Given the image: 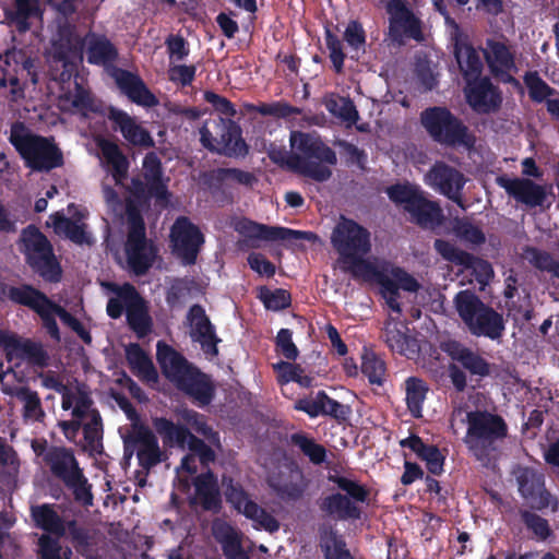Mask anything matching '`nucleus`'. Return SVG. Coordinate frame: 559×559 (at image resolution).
I'll return each mask as SVG.
<instances>
[{
    "label": "nucleus",
    "instance_id": "1",
    "mask_svg": "<svg viewBox=\"0 0 559 559\" xmlns=\"http://www.w3.org/2000/svg\"><path fill=\"white\" fill-rule=\"evenodd\" d=\"M333 248L343 258L353 260L354 264L370 273L374 282L380 286V295L386 306L395 313L402 312L399 299L400 289L408 293H417L420 288L417 280L403 267L394 266L390 275L361 259L371 249L370 233L354 219L341 217L331 235Z\"/></svg>",
    "mask_w": 559,
    "mask_h": 559
},
{
    "label": "nucleus",
    "instance_id": "2",
    "mask_svg": "<svg viewBox=\"0 0 559 559\" xmlns=\"http://www.w3.org/2000/svg\"><path fill=\"white\" fill-rule=\"evenodd\" d=\"M156 356L163 374L199 407L207 406L215 396L210 374L190 362L182 354L159 341Z\"/></svg>",
    "mask_w": 559,
    "mask_h": 559
},
{
    "label": "nucleus",
    "instance_id": "3",
    "mask_svg": "<svg viewBox=\"0 0 559 559\" xmlns=\"http://www.w3.org/2000/svg\"><path fill=\"white\" fill-rule=\"evenodd\" d=\"M467 430L463 439L469 453L479 462L488 463L498 450V443L508 435V425L498 414L471 411L466 414Z\"/></svg>",
    "mask_w": 559,
    "mask_h": 559
},
{
    "label": "nucleus",
    "instance_id": "4",
    "mask_svg": "<svg viewBox=\"0 0 559 559\" xmlns=\"http://www.w3.org/2000/svg\"><path fill=\"white\" fill-rule=\"evenodd\" d=\"M9 140L34 171L49 173L64 164L63 153L55 139L29 133L23 122L11 127Z\"/></svg>",
    "mask_w": 559,
    "mask_h": 559
},
{
    "label": "nucleus",
    "instance_id": "5",
    "mask_svg": "<svg viewBox=\"0 0 559 559\" xmlns=\"http://www.w3.org/2000/svg\"><path fill=\"white\" fill-rule=\"evenodd\" d=\"M44 463L49 467L51 475L62 481L64 487L72 492L76 503L85 508L93 506V486L71 448L49 447L44 454Z\"/></svg>",
    "mask_w": 559,
    "mask_h": 559
},
{
    "label": "nucleus",
    "instance_id": "6",
    "mask_svg": "<svg viewBox=\"0 0 559 559\" xmlns=\"http://www.w3.org/2000/svg\"><path fill=\"white\" fill-rule=\"evenodd\" d=\"M454 305L472 335L491 341L502 337L506 330L503 316L486 305L476 293L471 289L459 292L454 297Z\"/></svg>",
    "mask_w": 559,
    "mask_h": 559
},
{
    "label": "nucleus",
    "instance_id": "7",
    "mask_svg": "<svg viewBox=\"0 0 559 559\" xmlns=\"http://www.w3.org/2000/svg\"><path fill=\"white\" fill-rule=\"evenodd\" d=\"M389 199L403 207L409 221L423 229L443 223V211L438 201L430 200L420 186L408 181L391 185L385 190Z\"/></svg>",
    "mask_w": 559,
    "mask_h": 559
},
{
    "label": "nucleus",
    "instance_id": "8",
    "mask_svg": "<svg viewBox=\"0 0 559 559\" xmlns=\"http://www.w3.org/2000/svg\"><path fill=\"white\" fill-rule=\"evenodd\" d=\"M420 123L429 136L441 145L472 148L475 144L468 128L447 107L426 108L420 112Z\"/></svg>",
    "mask_w": 559,
    "mask_h": 559
},
{
    "label": "nucleus",
    "instance_id": "9",
    "mask_svg": "<svg viewBox=\"0 0 559 559\" xmlns=\"http://www.w3.org/2000/svg\"><path fill=\"white\" fill-rule=\"evenodd\" d=\"M21 252L27 265L49 283H58L62 277L61 265L55 255L49 239L35 225L22 229L20 236Z\"/></svg>",
    "mask_w": 559,
    "mask_h": 559
},
{
    "label": "nucleus",
    "instance_id": "10",
    "mask_svg": "<svg viewBox=\"0 0 559 559\" xmlns=\"http://www.w3.org/2000/svg\"><path fill=\"white\" fill-rule=\"evenodd\" d=\"M143 179L132 177L127 202H133L136 209L148 205L152 199L157 203H167L170 198L167 181L164 179V169L160 158L155 152H148L143 158Z\"/></svg>",
    "mask_w": 559,
    "mask_h": 559
},
{
    "label": "nucleus",
    "instance_id": "11",
    "mask_svg": "<svg viewBox=\"0 0 559 559\" xmlns=\"http://www.w3.org/2000/svg\"><path fill=\"white\" fill-rule=\"evenodd\" d=\"M126 215L128 224L124 247L127 261L134 274L144 275L154 262L156 249L146 238L141 209H136L133 202H126Z\"/></svg>",
    "mask_w": 559,
    "mask_h": 559
},
{
    "label": "nucleus",
    "instance_id": "12",
    "mask_svg": "<svg viewBox=\"0 0 559 559\" xmlns=\"http://www.w3.org/2000/svg\"><path fill=\"white\" fill-rule=\"evenodd\" d=\"M518 490L521 497L528 503L532 510L543 511L551 509L558 511L559 501L546 488L544 473L528 466H519L514 471Z\"/></svg>",
    "mask_w": 559,
    "mask_h": 559
},
{
    "label": "nucleus",
    "instance_id": "13",
    "mask_svg": "<svg viewBox=\"0 0 559 559\" xmlns=\"http://www.w3.org/2000/svg\"><path fill=\"white\" fill-rule=\"evenodd\" d=\"M425 182L436 192L454 202L463 211L467 205L463 190L467 178L457 168L442 160H437L426 173Z\"/></svg>",
    "mask_w": 559,
    "mask_h": 559
},
{
    "label": "nucleus",
    "instance_id": "14",
    "mask_svg": "<svg viewBox=\"0 0 559 559\" xmlns=\"http://www.w3.org/2000/svg\"><path fill=\"white\" fill-rule=\"evenodd\" d=\"M106 286L116 294V296L124 300L129 328L139 338L148 335L152 331L153 321L148 312L147 304L136 288L130 283H124L123 285L108 283Z\"/></svg>",
    "mask_w": 559,
    "mask_h": 559
},
{
    "label": "nucleus",
    "instance_id": "15",
    "mask_svg": "<svg viewBox=\"0 0 559 559\" xmlns=\"http://www.w3.org/2000/svg\"><path fill=\"white\" fill-rule=\"evenodd\" d=\"M235 230L250 241L252 248H258L259 241L311 240L316 237L312 231L295 230L281 226H269L246 217L236 222Z\"/></svg>",
    "mask_w": 559,
    "mask_h": 559
},
{
    "label": "nucleus",
    "instance_id": "16",
    "mask_svg": "<svg viewBox=\"0 0 559 559\" xmlns=\"http://www.w3.org/2000/svg\"><path fill=\"white\" fill-rule=\"evenodd\" d=\"M269 487L285 502H295L302 498L307 481L301 468L294 462L285 463L269 472Z\"/></svg>",
    "mask_w": 559,
    "mask_h": 559
},
{
    "label": "nucleus",
    "instance_id": "17",
    "mask_svg": "<svg viewBox=\"0 0 559 559\" xmlns=\"http://www.w3.org/2000/svg\"><path fill=\"white\" fill-rule=\"evenodd\" d=\"M170 237L174 252L182 260V263L185 265L194 264L204 243V236L200 228L188 217L180 216L171 228Z\"/></svg>",
    "mask_w": 559,
    "mask_h": 559
},
{
    "label": "nucleus",
    "instance_id": "18",
    "mask_svg": "<svg viewBox=\"0 0 559 559\" xmlns=\"http://www.w3.org/2000/svg\"><path fill=\"white\" fill-rule=\"evenodd\" d=\"M194 492L188 498L189 507L192 510L200 509L203 512L212 514L221 513L223 509V499L218 486L217 477L212 471L197 475L192 479Z\"/></svg>",
    "mask_w": 559,
    "mask_h": 559
},
{
    "label": "nucleus",
    "instance_id": "19",
    "mask_svg": "<svg viewBox=\"0 0 559 559\" xmlns=\"http://www.w3.org/2000/svg\"><path fill=\"white\" fill-rule=\"evenodd\" d=\"M386 11L390 14L389 34L392 40L402 43L403 37L417 41L424 39L421 21L403 1H389Z\"/></svg>",
    "mask_w": 559,
    "mask_h": 559
},
{
    "label": "nucleus",
    "instance_id": "20",
    "mask_svg": "<svg viewBox=\"0 0 559 559\" xmlns=\"http://www.w3.org/2000/svg\"><path fill=\"white\" fill-rule=\"evenodd\" d=\"M467 104L477 114H490L499 110L502 97L499 88L488 76L468 80L465 87Z\"/></svg>",
    "mask_w": 559,
    "mask_h": 559
},
{
    "label": "nucleus",
    "instance_id": "21",
    "mask_svg": "<svg viewBox=\"0 0 559 559\" xmlns=\"http://www.w3.org/2000/svg\"><path fill=\"white\" fill-rule=\"evenodd\" d=\"M496 183L504 189L516 202L527 207L543 206L546 202V188L532 179L510 178L507 175H501L496 178Z\"/></svg>",
    "mask_w": 559,
    "mask_h": 559
},
{
    "label": "nucleus",
    "instance_id": "22",
    "mask_svg": "<svg viewBox=\"0 0 559 559\" xmlns=\"http://www.w3.org/2000/svg\"><path fill=\"white\" fill-rule=\"evenodd\" d=\"M187 319L192 325V340L201 345L206 356H217V344L221 342V338L216 335L215 326L206 316L204 308L199 304L191 306Z\"/></svg>",
    "mask_w": 559,
    "mask_h": 559
},
{
    "label": "nucleus",
    "instance_id": "23",
    "mask_svg": "<svg viewBox=\"0 0 559 559\" xmlns=\"http://www.w3.org/2000/svg\"><path fill=\"white\" fill-rule=\"evenodd\" d=\"M112 76L118 88L132 103L147 108L158 105V98L150 91L144 81L138 74L124 69H116Z\"/></svg>",
    "mask_w": 559,
    "mask_h": 559
},
{
    "label": "nucleus",
    "instance_id": "24",
    "mask_svg": "<svg viewBox=\"0 0 559 559\" xmlns=\"http://www.w3.org/2000/svg\"><path fill=\"white\" fill-rule=\"evenodd\" d=\"M108 119L115 124L122 136L133 146L151 148L155 146V141L151 133L135 122L128 112L110 107L108 111Z\"/></svg>",
    "mask_w": 559,
    "mask_h": 559
},
{
    "label": "nucleus",
    "instance_id": "25",
    "mask_svg": "<svg viewBox=\"0 0 559 559\" xmlns=\"http://www.w3.org/2000/svg\"><path fill=\"white\" fill-rule=\"evenodd\" d=\"M292 147L302 154L308 160L317 159V163H324L331 166L337 164L334 150L326 145L320 138L309 133L295 132L290 136Z\"/></svg>",
    "mask_w": 559,
    "mask_h": 559
},
{
    "label": "nucleus",
    "instance_id": "26",
    "mask_svg": "<svg viewBox=\"0 0 559 559\" xmlns=\"http://www.w3.org/2000/svg\"><path fill=\"white\" fill-rule=\"evenodd\" d=\"M212 533L226 559H250L249 551L242 545L243 534L238 528L217 520L213 523Z\"/></svg>",
    "mask_w": 559,
    "mask_h": 559
},
{
    "label": "nucleus",
    "instance_id": "27",
    "mask_svg": "<svg viewBox=\"0 0 559 559\" xmlns=\"http://www.w3.org/2000/svg\"><path fill=\"white\" fill-rule=\"evenodd\" d=\"M317 503L323 516L335 521H356L362 515L361 508L341 492L321 497Z\"/></svg>",
    "mask_w": 559,
    "mask_h": 559
},
{
    "label": "nucleus",
    "instance_id": "28",
    "mask_svg": "<svg viewBox=\"0 0 559 559\" xmlns=\"http://www.w3.org/2000/svg\"><path fill=\"white\" fill-rule=\"evenodd\" d=\"M447 352L449 356L467 370L472 377L476 376L483 379L489 377L492 372V364L477 352H474L459 342H450Z\"/></svg>",
    "mask_w": 559,
    "mask_h": 559
},
{
    "label": "nucleus",
    "instance_id": "29",
    "mask_svg": "<svg viewBox=\"0 0 559 559\" xmlns=\"http://www.w3.org/2000/svg\"><path fill=\"white\" fill-rule=\"evenodd\" d=\"M59 40L53 44V62L82 60L84 38L75 34L74 26L66 23L59 27Z\"/></svg>",
    "mask_w": 559,
    "mask_h": 559
},
{
    "label": "nucleus",
    "instance_id": "30",
    "mask_svg": "<svg viewBox=\"0 0 559 559\" xmlns=\"http://www.w3.org/2000/svg\"><path fill=\"white\" fill-rule=\"evenodd\" d=\"M219 129L217 146L219 154L228 157H245L249 153V146L241 136V128L233 119H219L216 123Z\"/></svg>",
    "mask_w": 559,
    "mask_h": 559
},
{
    "label": "nucleus",
    "instance_id": "31",
    "mask_svg": "<svg viewBox=\"0 0 559 559\" xmlns=\"http://www.w3.org/2000/svg\"><path fill=\"white\" fill-rule=\"evenodd\" d=\"M55 503H41L31 507L29 513L34 526L52 537H64L63 518Z\"/></svg>",
    "mask_w": 559,
    "mask_h": 559
},
{
    "label": "nucleus",
    "instance_id": "32",
    "mask_svg": "<svg viewBox=\"0 0 559 559\" xmlns=\"http://www.w3.org/2000/svg\"><path fill=\"white\" fill-rule=\"evenodd\" d=\"M44 9L39 0H14L13 11L7 14L19 33H25L43 22Z\"/></svg>",
    "mask_w": 559,
    "mask_h": 559
},
{
    "label": "nucleus",
    "instance_id": "33",
    "mask_svg": "<svg viewBox=\"0 0 559 559\" xmlns=\"http://www.w3.org/2000/svg\"><path fill=\"white\" fill-rule=\"evenodd\" d=\"M406 331V326L386 322L381 337L393 353L414 358L419 352V346L416 338L408 335Z\"/></svg>",
    "mask_w": 559,
    "mask_h": 559
},
{
    "label": "nucleus",
    "instance_id": "34",
    "mask_svg": "<svg viewBox=\"0 0 559 559\" xmlns=\"http://www.w3.org/2000/svg\"><path fill=\"white\" fill-rule=\"evenodd\" d=\"M4 294L12 304L26 307L34 313L44 306H51V299L32 284L23 283L17 286H8Z\"/></svg>",
    "mask_w": 559,
    "mask_h": 559
},
{
    "label": "nucleus",
    "instance_id": "35",
    "mask_svg": "<svg viewBox=\"0 0 559 559\" xmlns=\"http://www.w3.org/2000/svg\"><path fill=\"white\" fill-rule=\"evenodd\" d=\"M453 55L465 82L474 80V78H480L483 62L478 52L469 43L456 37Z\"/></svg>",
    "mask_w": 559,
    "mask_h": 559
},
{
    "label": "nucleus",
    "instance_id": "36",
    "mask_svg": "<svg viewBox=\"0 0 559 559\" xmlns=\"http://www.w3.org/2000/svg\"><path fill=\"white\" fill-rule=\"evenodd\" d=\"M98 147L105 162L110 167L111 176L117 186L123 185L128 178L130 162L119 145L110 140L102 139L98 141Z\"/></svg>",
    "mask_w": 559,
    "mask_h": 559
},
{
    "label": "nucleus",
    "instance_id": "37",
    "mask_svg": "<svg viewBox=\"0 0 559 559\" xmlns=\"http://www.w3.org/2000/svg\"><path fill=\"white\" fill-rule=\"evenodd\" d=\"M486 46L485 58L493 74L508 73L515 69V57L510 46L496 39H487Z\"/></svg>",
    "mask_w": 559,
    "mask_h": 559
},
{
    "label": "nucleus",
    "instance_id": "38",
    "mask_svg": "<svg viewBox=\"0 0 559 559\" xmlns=\"http://www.w3.org/2000/svg\"><path fill=\"white\" fill-rule=\"evenodd\" d=\"M86 38L88 63L108 67L118 59V49L106 36L90 33Z\"/></svg>",
    "mask_w": 559,
    "mask_h": 559
},
{
    "label": "nucleus",
    "instance_id": "39",
    "mask_svg": "<svg viewBox=\"0 0 559 559\" xmlns=\"http://www.w3.org/2000/svg\"><path fill=\"white\" fill-rule=\"evenodd\" d=\"M155 431L159 435L165 447L186 449L191 439V431L183 425H177L166 417H155L152 420Z\"/></svg>",
    "mask_w": 559,
    "mask_h": 559
},
{
    "label": "nucleus",
    "instance_id": "40",
    "mask_svg": "<svg viewBox=\"0 0 559 559\" xmlns=\"http://www.w3.org/2000/svg\"><path fill=\"white\" fill-rule=\"evenodd\" d=\"M126 358L131 371L136 377L146 382H157V370L152 359L138 343H131L126 347Z\"/></svg>",
    "mask_w": 559,
    "mask_h": 559
},
{
    "label": "nucleus",
    "instance_id": "41",
    "mask_svg": "<svg viewBox=\"0 0 559 559\" xmlns=\"http://www.w3.org/2000/svg\"><path fill=\"white\" fill-rule=\"evenodd\" d=\"M286 166L318 182L326 181L332 176V170L320 163L308 160L302 154H293L285 160Z\"/></svg>",
    "mask_w": 559,
    "mask_h": 559
},
{
    "label": "nucleus",
    "instance_id": "42",
    "mask_svg": "<svg viewBox=\"0 0 559 559\" xmlns=\"http://www.w3.org/2000/svg\"><path fill=\"white\" fill-rule=\"evenodd\" d=\"M405 401L414 418L423 417V405L429 392L428 383L418 377H408L405 382Z\"/></svg>",
    "mask_w": 559,
    "mask_h": 559
},
{
    "label": "nucleus",
    "instance_id": "43",
    "mask_svg": "<svg viewBox=\"0 0 559 559\" xmlns=\"http://www.w3.org/2000/svg\"><path fill=\"white\" fill-rule=\"evenodd\" d=\"M323 105L332 116L349 124H355L359 119L358 110L349 97L331 93L324 97Z\"/></svg>",
    "mask_w": 559,
    "mask_h": 559
},
{
    "label": "nucleus",
    "instance_id": "44",
    "mask_svg": "<svg viewBox=\"0 0 559 559\" xmlns=\"http://www.w3.org/2000/svg\"><path fill=\"white\" fill-rule=\"evenodd\" d=\"M289 441L294 447H297L312 464L321 465L326 461L328 451L324 445L318 443L308 433L302 431L292 433Z\"/></svg>",
    "mask_w": 559,
    "mask_h": 559
},
{
    "label": "nucleus",
    "instance_id": "45",
    "mask_svg": "<svg viewBox=\"0 0 559 559\" xmlns=\"http://www.w3.org/2000/svg\"><path fill=\"white\" fill-rule=\"evenodd\" d=\"M523 82L527 88L530 99L536 104H546L548 99H552L551 96L558 93L535 70L526 71L523 75Z\"/></svg>",
    "mask_w": 559,
    "mask_h": 559
},
{
    "label": "nucleus",
    "instance_id": "46",
    "mask_svg": "<svg viewBox=\"0 0 559 559\" xmlns=\"http://www.w3.org/2000/svg\"><path fill=\"white\" fill-rule=\"evenodd\" d=\"M53 226L57 234H63L68 239L76 245L90 242V237L85 230V225L80 224L61 214H55Z\"/></svg>",
    "mask_w": 559,
    "mask_h": 559
},
{
    "label": "nucleus",
    "instance_id": "47",
    "mask_svg": "<svg viewBox=\"0 0 559 559\" xmlns=\"http://www.w3.org/2000/svg\"><path fill=\"white\" fill-rule=\"evenodd\" d=\"M273 368L277 372V382L281 385L289 382H296L302 388L312 385L313 378L305 374L300 365L281 360Z\"/></svg>",
    "mask_w": 559,
    "mask_h": 559
},
{
    "label": "nucleus",
    "instance_id": "48",
    "mask_svg": "<svg viewBox=\"0 0 559 559\" xmlns=\"http://www.w3.org/2000/svg\"><path fill=\"white\" fill-rule=\"evenodd\" d=\"M524 258L536 270L547 272L551 276L559 278V261L548 251L527 246L524 249Z\"/></svg>",
    "mask_w": 559,
    "mask_h": 559
},
{
    "label": "nucleus",
    "instance_id": "49",
    "mask_svg": "<svg viewBox=\"0 0 559 559\" xmlns=\"http://www.w3.org/2000/svg\"><path fill=\"white\" fill-rule=\"evenodd\" d=\"M61 537L50 535H40L37 540L38 559H72V549L68 546L62 547Z\"/></svg>",
    "mask_w": 559,
    "mask_h": 559
},
{
    "label": "nucleus",
    "instance_id": "50",
    "mask_svg": "<svg viewBox=\"0 0 559 559\" xmlns=\"http://www.w3.org/2000/svg\"><path fill=\"white\" fill-rule=\"evenodd\" d=\"M242 514L253 522V527L257 530H264L269 533H275L280 530V522L265 509L260 507L257 502H247Z\"/></svg>",
    "mask_w": 559,
    "mask_h": 559
},
{
    "label": "nucleus",
    "instance_id": "51",
    "mask_svg": "<svg viewBox=\"0 0 559 559\" xmlns=\"http://www.w3.org/2000/svg\"><path fill=\"white\" fill-rule=\"evenodd\" d=\"M227 179H231L237 183L248 187H252L257 181V178L252 173L239 168H217L215 170L203 174L204 183L207 185H211L213 180L222 183Z\"/></svg>",
    "mask_w": 559,
    "mask_h": 559
},
{
    "label": "nucleus",
    "instance_id": "52",
    "mask_svg": "<svg viewBox=\"0 0 559 559\" xmlns=\"http://www.w3.org/2000/svg\"><path fill=\"white\" fill-rule=\"evenodd\" d=\"M320 546L325 559H354L346 548V543L343 537L338 536L333 530L321 534Z\"/></svg>",
    "mask_w": 559,
    "mask_h": 559
},
{
    "label": "nucleus",
    "instance_id": "53",
    "mask_svg": "<svg viewBox=\"0 0 559 559\" xmlns=\"http://www.w3.org/2000/svg\"><path fill=\"white\" fill-rule=\"evenodd\" d=\"M329 479L354 503H368L370 490L366 485L340 475L330 476Z\"/></svg>",
    "mask_w": 559,
    "mask_h": 559
},
{
    "label": "nucleus",
    "instance_id": "54",
    "mask_svg": "<svg viewBox=\"0 0 559 559\" xmlns=\"http://www.w3.org/2000/svg\"><path fill=\"white\" fill-rule=\"evenodd\" d=\"M361 372L371 384L382 385L385 380V362L374 352L366 350L361 357Z\"/></svg>",
    "mask_w": 559,
    "mask_h": 559
},
{
    "label": "nucleus",
    "instance_id": "55",
    "mask_svg": "<svg viewBox=\"0 0 559 559\" xmlns=\"http://www.w3.org/2000/svg\"><path fill=\"white\" fill-rule=\"evenodd\" d=\"M344 40L350 49V58L358 60L361 53L366 52V32L362 24L356 20L348 22L344 35Z\"/></svg>",
    "mask_w": 559,
    "mask_h": 559
},
{
    "label": "nucleus",
    "instance_id": "56",
    "mask_svg": "<svg viewBox=\"0 0 559 559\" xmlns=\"http://www.w3.org/2000/svg\"><path fill=\"white\" fill-rule=\"evenodd\" d=\"M452 229L460 239L471 245L480 246L486 242V236L481 228L466 217H454Z\"/></svg>",
    "mask_w": 559,
    "mask_h": 559
},
{
    "label": "nucleus",
    "instance_id": "57",
    "mask_svg": "<svg viewBox=\"0 0 559 559\" xmlns=\"http://www.w3.org/2000/svg\"><path fill=\"white\" fill-rule=\"evenodd\" d=\"M519 515L526 530L537 539L546 540L551 535L549 522L533 510L521 509Z\"/></svg>",
    "mask_w": 559,
    "mask_h": 559
},
{
    "label": "nucleus",
    "instance_id": "58",
    "mask_svg": "<svg viewBox=\"0 0 559 559\" xmlns=\"http://www.w3.org/2000/svg\"><path fill=\"white\" fill-rule=\"evenodd\" d=\"M258 298L263 302L265 309L272 311L284 310L292 304L290 293L283 288L271 290L266 286H261L259 288Z\"/></svg>",
    "mask_w": 559,
    "mask_h": 559
},
{
    "label": "nucleus",
    "instance_id": "59",
    "mask_svg": "<svg viewBox=\"0 0 559 559\" xmlns=\"http://www.w3.org/2000/svg\"><path fill=\"white\" fill-rule=\"evenodd\" d=\"M16 397L24 404V418H31L35 420H40L44 418L45 412L41 407V402L36 391L31 390L28 386H22L16 392Z\"/></svg>",
    "mask_w": 559,
    "mask_h": 559
},
{
    "label": "nucleus",
    "instance_id": "60",
    "mask_svg": "<svg viewBox=\"0 0 559 559\" xmlns=\"http://www.w3.org/2000/svg\"><path fill=\"white\" fill-rule=\"evenodd\" d=\"M138 445V451H147L159 448L157 437L155 433L145 425H140L135 428L134 433L127 440H124V455H132V451L128 453L129 443Z\"/></svg>",
    "mask_w": 559,
    "mask_h": 559
},
{
    "label": "nucleus",
    "instance_id": "61",
    "mask_svg": "<svg viewBox=\"0 0 559 559\" xmlns=\"http://www.w3.org/2000/svg\"><path fill=\"white\" fill-rule=\"evenodd\" d=\"M51 306H44L36 312L41 321L43 329L47 334L56 342H60L61 334L56 318H59V311L57 309H64L62 306L50 300Z\"/></svg>",
    "mask_w": 559,
    "mask_h": 559
},
{
    "label": "nucleus",
    "instance_id": "62",
    "mask_svg": "<svg viewBox=\"0 0 559 559\" xmlns=\"http://www.w3.org/2000/svg\"><path fill=\"white\" fill-rule=\"evenodd\" d=\"M84 440L91 450H96L97 447L102 445L103 439V421L97 409L91 411V419L86 424L82 425Z\"/></svg>",
    "mask_w": 559,
    "mask_h": 559
},
{
    "label": "nucleus",
    "instance_id": "63",
    "mask_svg": "<svg viewBox=\"0 0 559 559\" xmlns=\"http://www.w3.org/2000/svg\"><path fill=\"white\" fill-rule=\"evenodd\" d=\"M325 45L330 51V60L333 64L334 71L341 74L344 70V61L346 55L343 51V45L337 35H335L330 28H325Z\"/></svg>",
    "mask_w": 559,
    "mask_h": 559
},
{
    "label": "nucleus",
    "instance_id": "64",
    "mask_svg": "<svg viewBox=\"0 0 559 559\" xmlns=\"http://www.w3.org/2000/svg\"><path fill=\"white\" fill-rule=\"evenodd\" d=\"M468 260L460 266L471 270L475 278L480 284H487L493 277L492 265L485 259L476 257L468 252Z\"/></svg>",
    "mask_w": 559,
    "mask_h": 559
}]
</instances>
